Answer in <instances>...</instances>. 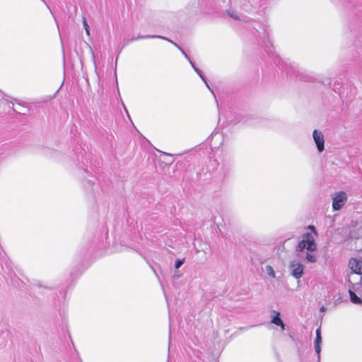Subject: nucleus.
<instances>
[{
	"label": "nucleus",
	"instance_id": "1",
	"mask_svg": "<svg viewBox=\"0 0 362 362\" xmlns=\"http://www.w3.org/2000/svg\"><path fill=\"white\" fill-rule=\"evenodd\" d=\"M305 249L308 252H313L317 250L315 239L312 233H305L302 237V240L298 243L296 246L297 252H302Z\"/></svg>",
	"mask_w": 362,
	"mask_h": 362
},
{
	"label": "nucleus",
	"instance_id": "2",
	"mask_svg": "<svg viewBox=\"0 0 362 362\" xmlns=\"http://www.w3.org/2000/svg\"><path fill=\"white\" fill-rule=\"evenodd\" d=\"M346 201V194L344 192L337 193L333 197L332 207L334 210H339Z\"/></svg>",
	"mask_w": 362,
	"mask_h": 362
},
{
	"label": "nucleus",
	"instance_id": "3",
	"mask_svg": "<svg viewBox=\"0 0 362 362\" xmlns=\"http://www.w3.org/2000/svg\"><path fill=\"white\" fill-rule=\"evenodd\" d=\"M349 267L354 274H362V260L351 258L349 262Z\"/></svg>",
	"mask_w": 362,
	"mask_h": 362
},
{
	"label": "nucleus",
	"instance_id": "4",
	"mask_svg": "<svg viewBox=\"0 0 362 362\" xmlns=\"http://www.w3.org/2000/svg\"><path fill=\"white\" fill-rule=\"evenodd\" d=\"M313 136L318 151L320 152L324 150L325 144L323 135L320 132H318L317 130H314Z\"/></svg>",
	"mask_w": 362,
	"mask_h": 362
},
{
	"label": "nucleus",
	"instance_id": "5",
	"mask_svg": "<svg viewBox=\"0 0 362 362\" xmlns=\"http://www.w3.org/2000/svg\"><path fill=\"white\" fill-rule=\"evenodd\" d=\"M290 267L292 270V275L296 279H300L303 274V266L300 263L293 262L290 264Z\"/></svg>",
	"mask_w": 362,
	"mask_h": 362
},
{
	"label": "nucleus",
	"instance_id": "6",
	"mask_svg": "<svg viewBox=\"0 0 362 362\" xmlns=\"http://www.w3.org/2000/svg\"><path fill=\"white\" fill-rule=\"evenodd\" d=\"M273 313L275 314V315L273 317L271 322L274 324V325H277V326H280L281 330H284L285 329V325L284 324L283 321L281 320V319L280 317L279 312L274 310Z\"/></svg>",
	"mask_w": 362,
	"mask_h": 362
},
{
	"label": "nucleus",
	"instance_id": "7",
	"mask_svg": "<svg viewBox=\"0 0 362 362\" xmlns=\"http://www.w3.org/2000/svg\"><path fill=\"white\" fill-rule=\"evenodd\" d=\"M322 341L320 329L316 330V338L315 340V350L317 354L320 353V343Z\"/></svg>",
	"mask_w": 362,
	"mask_h": 362
},
{
	"label": "nucleus",
	"instance_id": "8",
	"mask_svg": "<svg viewBox=\"0 0 362 362\" xmlns=\"http://www.w3.org/2000/svg\"><path fill=\"white\" fill-rule=\"evenodd\" d=\"M351 301L355 304H362V300L351 290L349 291Z\"/></svg>",
	"mask_w": 362,
	"mask_h": 362
},
{
	"label": "nucleus",
	"instance_id": "9",
	"mask_svg": "<svg viewBox=\"0 0 362 362\" xmlns=\"http://www.w3.org/2000/svg\"><path fill=\"white\" fill-rule=\"evenodd\" d=\"M305 259L308 262H312V263L315 262L317 260L315 255L311 252H309L307 253Z\"/></svg>",
	"mask_w": 362,
	"mask_h": 362
},
{
	"label": "nucleus",
	"instance_id": "10",
	"mask_svg": "<svg viewBox=\"0 0 362 362\" xmlns=\"http://www.w3.org/2000/svg\"><path fill=\"white\" fill-rule=\"evenodd\" d=\"M83 26H84V28L86 30V34L88 35H90V28H89V25L87 23V21H86V19L85 17H83Z\"/></svg>",
	"mask_w": 362,
	"mask_h": 362
},
{
	"label": "nucleus",
	"instance_id": "11",
	"mask_svg": "<svg viewBox=\"0 0 362 362\" xmlns=\"http://www.w3.org/2000/svg\"><path fill=\"white\" fill-rule=\"evenodd\" d=\"M267 273L268 274L272 276V277H274L275 276V273H274V271L273 270L272 267L271 266H267Z\"/></svg>",
	"mask_w": 362,
	"mask_h": 362
},
{
	"label": "nucleus",
	"instance_id": "12",
	"mask_svg": "<svg viewBox=\"0 0 362 362\" xmlns=\"http://www.w3.org/2000/svg\"><path fill=\"white\" fill-rule=\"evenodd\" d=\"M308 229L311 230L313 233H314L315 236H318V233L317 232L315 227L313 225H310L308 227Z\"/></svg>",
	"mask_w": 362,
	"mask_h": 362
},
{
	"label": "nucleus",
	"instance_id": "13",
	"mask_svg": "<svg viewBox=\"0 0 362 362\" xmlns=\"http://www.w3.org/2000/svg\"><path fill=\"white\" fill-rule=\"evenodd\" d=\"M184 262V260H181V259H177L175 262V267L176 269H178Z\"/></svg>",
	"mask_w": 362,
	"mask_h": 362
}]
</instances>
